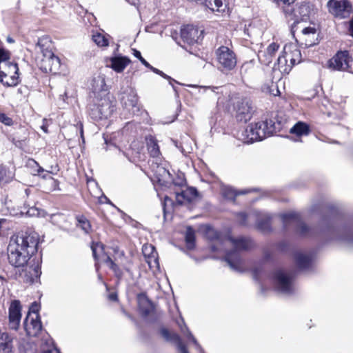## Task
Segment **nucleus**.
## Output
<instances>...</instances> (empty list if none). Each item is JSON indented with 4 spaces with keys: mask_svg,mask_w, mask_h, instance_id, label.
Here are the masks:
<instances>
[{
    "mask_svg": "<svg viewBox=\"0 0 353 353\" xmlns=\"http://www.w3.org/2000/svg\"><path fill=\"white\" fill-rule=\"evenodd\" d=\"M148 151L150 157L153 158H158L161 155L157 139L150 135L145 138Z\"/></svg>",
    "mask_w": 353,
    "mask_h": 353,
    "instance_id": "obj_27",
    "label": "nucleus"
},
{
    "mask_svg": "<svg viewBox=\"0 0 353 353\" xmlns=\"http://www.w3.org/2000/svg\"><path fill=\"white\" fill-rule=\"evenodd\" d=\"M294 26H293L292 27V32H294Z\"/></svg>",
    "mask_w": 353,
    "mask_h": 353,
    "instance_id": "obj_61",
    "label": "nucleus"
},
{
    "mask_svg": "<svg viewBox=\"0 0 353 353\" xmlns=\"http://www.w3.org/2000/svg\"><path fill=\"white\" fill-rule=\"evenodd\" d=\"M197 194L198 192L196 188H188L176 194V201L180 205L190 203L197 196Z\"/></svg>",
    "mask_w": 353,
    "mask_h": 353,
    "instance_id": "obj_19",
    "label": "nucleus"
},
{
    "mask_svg": "<svg viewBox=\"0 0 353 353\" xmlns=\"http://www.w3.org/2000/svg\"><path fill=\"white\" fill-rule=\"evenodd\" d=\"M279 47V45L275 43H272L268 46L266 51L263 54V55L266 57V59L264 61L266 64H269L272 62V57L277 52Z\"/></svg>",
    "mask_w": 353,
    "mask_h": 353,
    "instance_id": "obj_34",
    "label": "nucleus"
},
{
    "mask_svg": "<svg viewBox=\"0 0 353 353\" xmlns=\"http://www.w3.org/2000/svg\"><path fill=\"white\" fill-rule=\"evenodd\" d=\"M7 41L9 42V43H14V39H12L11 37H8L7 38Z\"/></svg>",
    "mask_w": 353,
    "mask_h": 353,
    "instance_id": "obj_57",
    "label": "nucleus"
},
{
    "mask_svg": "<svg viewBox=\"0 0 353 353\" xmlns=\"http://www.w3.org/2000/svg\"><path fill=\"white\" fill-rule=\"evenodd\" d=\"M161 334L166 341L176 344L180 353H188L185 345L183 343L180 336L177 334L170 332L168 330L165 328L161 330Z\"/></svg>",
    "mask_w": 353,
    "mask_h": 353,
    "instance_id": "obj_17",
    "label": "nucleus"
},
{
    "mask_svg": "<svg viewBox=\"0 0 353 353\" xmlns=\"http://www.w3.org/2000/svg\"><path fill=\"white\" fill-rule=\"evenodd\" d=\"M47 176H49V177H50L49 173H46V174H45L42 175V177H43V179L46 178Z\"/></svg>",
    "mask_w": 353,
    "mask_h": 353,
    "instance_id": "obj_59",
    "label": "nucleus"
},
{
    "mask_svg": "<svg viewBox=\"0 0 353 353\" xmlns=\"http://www.w3.org/2000/svg\"><path fill=\"white\" fill-rule=\"evenodd\" d=\"M108 299L112 301H117L118 299L117 294L115 292H112L108 295Z\"/></svg>",
    "mask_w": 353,
    "mask_h": 353,
    "instance_id": "obj_50",
    "label": "nucleus"
},
{
    "mask_svg": "<svg viewBox=\"0 0 353 353\" xmlns=\"http://www.w3.org/2000/svg\"><path fill=\"white\" fill-rule=\"evenodd\" d=\"M114 110V105L108 94L94 97L92 103L89 105L90 117L94 120L108 118Z\"/></svg>",
    "mask_w": 353,
    "mask_h": 353,
    "instance_id": "obj_4",
    "label": "nucleus"
},
{
    "mask_svg": "<svg viewBox=\"0 0 353 353\" xmlns=\"http://www.w3.org/2000/svg\"><path fill=\"white\" fill-rule=\"evenodd\" d=\"M181 37L184 42L192 45L199 39V30L192 25L185 26L181 30Z\"/></svg>",
    "mask_w": 353,
    "mask_h": 353,
    "instance_id": "obj_15",
    "label": "nucleus"
},
{
    "mask_svg": "<svg viewBox=\"0 0 353 353\" xmlns=\"http://www.w3.org/2000/svg\"><path fill=\"white\" fill-rule=\"evenodd\" d=\"M204 90H211L212 92H215V90H218L219 88L218 87H203Z\"/></svg>",
    "mask_w": 353,
    "mask_h": 353,
    "instance_id": "obj_54",
    "label": "nucleus"
},
{
    "mask_svg": "<svg viewBox=\"0 0 353 353\" xmlns=\"http://www.w3.org/2000/svg\"><path fill=\"white\" fill-rule=\"evenodd\" d=\"M110 62L108 66L117 72H121L130 63V60L126 57L115 56L110 59Z\"/></svg>",
    "mask_w": 353,
    "mask_h": 353,
    "instance_id": "obj_20",
    "label": "nucleus"
},
{
    "mask_svg": "<svg viewBox=\"0 0 353 353\" xmlns=\"http://www.w3.org/2000/svg\"><path fill=\"white\" fill-rule=\"evenodd\" d=\"M281 129L280 123L265 120L250 124L242 133L243 141L246 143L261 141Z\"/></svg>",
    "mask_w": 353,
    "mask_h": 353,
    "instance_id": "obj_3",
    "label": "nucleus"
},
{
    "mask_svg": "<svg viewBox=\"0 0 353 353\" xmlns=\"http://www.w3.org/2000/svg\"><path fill=\"white\" fill-rule=\"evenodd\" d=\"M185 239L187 248L190 250L193 249L195 245V244H194L195 235H194V231L190 227H188L187 228Z\"/></svg>",
    "mask_w": 353,
    "mask_h": 353,
    "instance_id": "obj_37",
    "label": "nucleus"
},
{
    "mask_svg": "<svg viewBox=\"0 0 353 353\" xmlns=\"http://www.w3.org/2000/svg\"><path fill=\"white\" fill-rule=\"evenodd\" d=\"M142 252L145 258L151 256L153 253H157L154 247L152 245H144L142 248Z\"/></svg>",
    "mask_w": 353,
    "mask_h": 353,
    "instance_id": "obj_43",
    "label": "nucleus"
},
{
    "mask_svg": "<svg viewBox=\"0 0 353 353\" xmlns=\"http://www.w3.org/2000/svg\"><path fill=\"white\" fill-rule=\"evenodd\" d=\"M310 128L309 125L303 121H299L290 130L291 134L297 137L307 136L310 134Z\"/></svg>",
    "mask_w": 353,
    "mask_h": 353,
    "instance_id": "obj_28",
    "label": "nucleus"
},
{
    "mask_svg": "<svg viewBox=\"0 0 353 353\" xmlns=\"http://www.w3.org/2000/svg\"><path fill=\"white\" fill-rule=\"evenodd\" d=\"M37 166H38L37 173H38V174L40 175L41 173H43L44 172V170L41 167L39 166L38 165H37Z\"/></svg>",
    "mask_w": 353,
    "mask_h": 353,
    "instance_id": "obj_56",
    "label": "nucleus"
},
{
    "mask_svg": "<svg viewBox=\"0 0 353 353\" xmlns=\"http://www.w3.org/2000/svg\"><path fill=\"white\" fill-rule=\"evenodd\" d=\"M145 260L146 263L148 264V266L150 270H152V271L159 270L157 253H153L151 256L145 258Z\"/></svg>",
    "mask_w": 353,
    "mask_h": 353,
    "instance_id": "obj_36",
    "label": "nucleus"
},
{
    "mask_svg": "<svg viewBox=\"0 0 353 353\" xmlns=\"http://www.w3.org/2000/svg\"><path fill=\"white\" fill-rule=\"evenodd\" d=\"M92 255L94 259L97 261L101 254H104L103 250L104 245L101 243H92L91 245Z\"/></svg>",
    "mask_w": 353,
    "mask_h": 353,
    "instance_id": "obj_40",
    "label": "nucleus"
},
{
    "mask_svg": "<svg viewBox=\"0 0 353 353\" xmlns=\"http://www.w3.org/2000/svg\"><path fill=\"white\" fill-rule=\"evenodd\" d=\"M216 56L220 67L223 70H231L236 64L234 53L226 46H221L216 50Z\"/></svg>",
    "mask_w": 353,
    "mask_h": 353,
    "instance_id": "obj_10",
    "label": "nucleus"
},
{
    "mask_svg": "<svg viewBox=\"0 0 353 353\" xmlns=\"http://www.w3.org/2000/svg\"><path fill=\"white\" fill-rule=\"evenodd\" d=\"M273 281L277 291L284 294H292L296 290L294 275L282 270H276Z\"/></svg>",
    "mask_w": 353,
    "mask_h": 353,
    "instance_id": "obj_6",
    "label": "nucleus"
},
{
    "mask_svg": "<svg viewBox=\"0 0 353 353\" xmlns=\"http://www.w3.org/2000/svg\"><path fill=\"white\" fill-rule=\"evenodd\" d=\"M104 262L114 272L115 276L118 279H121L122 277L123 273L121 270L118 267V265L112 260V259L109 256H105V258L104 259Z\"/></svg>",
    "mask_w": 353,
    "mask_h": 353,
    "instance_id": "obj_35",
    "label": "nucleus"
},
{
    "mask_svg": "<svg viewBox=\"0 0 353 353\" xmlns=\"http://www.w3.org/2000/svg\"><path fill=\"white\" fill-rule=\"evenodd\" d=\"M259 59H261V55L259 54Z\"/></svg>",
    "mask_w": 353,
    "mask_h": 353,
    "instance_id": "obj_62",
    "label": "nucleus"
},
{
    "mask_svg": "<svg viewBox=\"0 0 353 353\" xmlns=\"http://www.w3.org/2000/svg\"><path fill=\"white\" fill-rule=\"evenodd\" d=\"M6 169L2 165H0V182H1L3 180V178L6 175Z\"/></svg>",
    "mask_w": 353,
    "mask_h": 353,
    "instance_id": "obj_49",
    "label": "nucleus"
},
{
    "mask_svg": "<svg viewBox=\"0 0 353 353\" xmlns=\"http://www.w3.org/2000/svg\"><path fill=\"white\" fill-rule=\"evenodd\" d=\"M253 112L252 103L248 100H242L236 105V118L239 121L246 123L251 119Z\"/></svg>",
    "mask_w": 353,
    "mask_h": 353,
    "instance_id": "obj_12",
    "label": "nucleus"
},
{
    "mask_svg": "<svg viewBox=\"0 0 353 353\" xmlns=\"http://www.w3.org/2000/svg\"><path fill=\"white\" fill-rule=\"evenodd\" d=\"M78 226L80 227L85 233H88L91 229L89 221L81 216L77 218Z\"/></svg>",
    "mask_w": 353,
    "mask_h": 353,
    "instance_id": "obj_41",
    "label": "nucleus"
},
{
    "mask_svg": "<svg viewBox=\"0 0 353 353\" xmlns=\"http://www.w3.org/2000/svg\"><path fill=\"white\" fill-rule=\"evenodd\" d=\"M92 40L99 47H105L109 44L108 39L101 33L94 34Z\"/></svg>",
    "mask_w": 353,
    "mask_h": 353,
    "instance_id": "obj_38",
    "label": "nucleus"
},
{
    "mask_svg": "<svg viewBox=\"0 0 353 353\" xmlns=\"http://www.w3.org/2000/svg\"><path fill=\"white\" fill-rule=\"evenodd\" d=\"M295 260L300 269H306L309 268L312 262L311 257L303 253H296L295 254Z\"/></svg>",
    "mask_w": 353,
    "mask_h": 353,
    "instance_id": "obj_32",
    "label": "nucleus"
},
{
    "mask_svg": "<svg viewBox=\"0 0 353 353\" xmlns=\"http://www.w3.org/2000/svg\"><path fill=\"white\" fill-rule=\"evenodd\" d=\"M48 54V55H44L42 68L46 72L56 73L60 66L59 59L51 52Z\"/></svg>",
    "mask_w": 353,
    "mask_h": 353,
    "instance_id": "obj_16",
    "label": "nucleus"
},
{
    "mask_svg": "<svg viewBox=\"0 0 353 353\" xmlns=\"http://www.w3.org/2000/svg\"><path fill=\"white\" fill-rule=\"evenodd\" d=\"M254 215L256 218L257 228L263 232L269 231L270 230V216L259 212H255Z\"/></svg>",
    "mask_w": 353,
    "mask_h": 353,
    "instance_id": "obj_26",
    "label": "nucleus"
},
{
    "mask_svg": "<svg viewBox=\"0 0 353 353\" xmlns=\"http://www.w3.org/2000/svg\"><path fill=\"white\" fill-rule=\"evenodd\" d=\"M13 349L12 338L8 333L0 334V353H11Z\"/></svg>",
    "mask_w": 353,
    "mask_h": 353,
    "instance_id": "obj_25",
    "label": "nucleus"
},
{
    "mask_svg": "<svg viewBox=\"0 0 353 353\" xmlns=\"http://www.w3.org/2000/svg\"><path fill=\"white\" fill-rule=\"evenodd\" d=\"M42 130L45 132H48V130H47V128L44 125H43L41 127Z\"/></svg>",
    "mask_w": 353,
    "mask_h": 353,
    "instance_id": "obj_58",
    "label": "nucleus"
},
{
    "mask_svg": "<svg viewBox=\"0 0 353 353\" xmlns=\"http://www.w3.org/2000/svg\"><path fill=\"white\" fill-rule=\"evenodd\" d=\"M283 223L285 228L292 225L296 228L301 236H310L315 233L314 230L308 228L301 222L299 214L295 212H289L281 215Z\"/></svg>",
    "mask_w": 353,
    "mask_h": 353,
    "instance_id": "obj_8",
    "label": "nucleus"
},
{
    "mask_svg": "<svg viewBox=\"0 0 353 353\" xmlns=\"http://www.w3.org/2000/svg\"><path fill=\"white\" fill-rule=\"evenodd\" d=\"M148 68H149L150 70H151L152 72H154V73L161 76L162 77H163L164 79H168L170 81V84L172 85V86L173 87L174 90L175 92H176L174 86L172 85V81H174V79H172L170 77L168 76L167 74H165V73H163L162 71L159 70V69L157 68H154L153 66H152L150 64V66L147 67Z\"/></svg>",
    "mask_w": 353,
    "mask_h": 353,
    "instance_id": "obj_42",
    "label": "nucleus"
},
{
    "mask_svg": "<svg viewBox=\"0 0 353 353\" xmlns=\"http://www.w3.org/2000/svg\"><path fill=\"white\" fill-rule=\"evenodd\" d=\"M303 40L307 47L312 46L316 44V30L313 27L304 28L302 30Z\"/></svg>",
    "mask_w": 353,
    "mask_h": 353,
    "instance_id": "obj_24",
    "label": "nucleus"
},
{
    "mask_svg": "<svg viewBox=\"0 0 353 353\" xmlns=\"http://www.w3.org/2000/svg\"><path fill=\"white\" fill-rule=\"evenodd\" d=\"M122 102L125 107L129 110L132 111L133 113L139 111V108L137 106L138 97L134 90H130V92L126 94L122 97Z\"/></svg>",
    "mask_w": 353,
    "mask_h": 353,
    "instance_id": "obj_21",
    "label": "nucleus"
},
{
    "mask_svg": "<svg viewBox=\"0 0 353 353\" xmlns=\"http://www.w3.org/2000/svg\"><path fill=\"white\" fill-rule=\"evenodd\" d=\"M39 234L32 230L21 231L10 237L8 246V259L14 268H23L38 249Z\"/></svg>",
    "mask_w": 353,
    "mask_h": 353,
    "instance_id": "obj_2",
    "label": "nucleus"
},
{
    "mask_svg": "<svg viewBox=\"0 0 353 353\" xmlns=\"http://www.w3.org/2000/svg\"><path fill=\"white\" fill-rule=\"evenodd\" d=\"M292 64L289 61L288 54L284 53V50L278 59L277 63L274 65L276 69H278L283 74H288L292 68Z\"/></svg>",
    "mask_w": 353,
    "mask_h": 353,
    "instance_id": "obj_22",
    "label": "nucleus"
},
{
    "mask_svg": "<svg viewBox=\"0 0 353 353\" xmlns=\"http://www.w3.org/2000/svg\"><path fill=\"white\" fill-rule=\"evenodd\" d=\"M0 122L8 126H11L14 123L12 119L3 112L0 117Z\"/></svg>",
    "mask_w": 353,
    "mask_h": 353,
    "instance_id": "obj_44",
    "label": "nucleus"
},
{
    "mask_svg": "<svg viewBox=\"0 0 353 353\" xmlns=\"http://www.w3.org/2000/svg\"><path fill=\"white\" fill-rule=\"evenodd\" d=\"M351 61L347 51L339 52L330 60V67L334 70H346L349 68Z\"/></svg>",
    "mask_w": 353,
    "mask_h": 353,
    "instance_id": "obj_14",
    "label": "nucleus"
},
{
    "mask_svg": "<svg viewBox=\"0 0 353 353\" xmlns=\"http://www.w3.org/2000/svg\"><path fill=\"white\" fill-rule=\"evenodd\" d=\"M79 132H80L81 137L83 141H84L83 130V124L82 123H80Z\"/></svg>",
    "mask_w": 353,
    "mask_h": 353,
    "instance_id": "obj_53",
    "label": "nucleus"
},
{
    "mask_svg": "<svg viewBox=\"0 0 353 353\" xmlns=\"http://www.w3.org/2000/svg\"><path fill=\"white\" fill-rule=\"evenodd\" d=\"M24 329L27 335L36 336L41 330L42 325L39 315L32 316L28 314L23 322Z\"/></svg>",
    "mask_w": 353,
    "mask_h": 353,
    "instance_id": "obj_11",
    "label": "nucleus"
},
{
    "mask_svg": "<svg viewBox=\"0 0 353 353\" xmlns=\"http://www.w3.org/2000/svg\"><path fill=\"white\" fill-rule=\"evenodd\" d=\"M38 310H39V305L36 303H34L32 304L28 314H30L32 316H35V315H39Z\"/></svg>",
    "mask_w": 353,
    "mask_h": 353,
    "instance_id": "obj_47",
    "label": "nucleus"
},
{
    "mask_svg": "<svg viewBox=\"0 0 353 353\" xmlns=\"http://www.w3.org/2000/svg\"><path fill=\"white\" fill-rule=\"evenodd\" d=\"M121 255H122V256L123 255V252H121Z\"/></svg>",
    "mask_w": 353,
    "mask_h": 353,
    "instance_id": "obj_64",
    "label": "nucleus"
},
{
    "mask_svg": "<svg viewBox=\"0 0 353 353\" xmlns=\"http://www.w3.org/2000/svg\"><path fill=\"white\" fill-rule=\"evenodd\" d=\"M18 70L17 63H0V82L7 87L17 85L19 83Z\"/></svg>",
    "mask_w": 353,
    "mask_h": 353,
    "instance_id": "obj_7",
    "label": "nucleus"
},
{
    "mask_svg": "<svg viewBox=\"0 0 353 353\" xmlns=\"http://www.w3.org/2000/svg\"><path fill=\"white\" fill-rule=\"evenodd\" d=\"M133 54L134 57H136L137 58H138L140 61L145 66V67H148L150 66V63L145 59L142 57L141 54V52L139 51V50H137L135 49H133Z\"/></svg>",
    "mask_w": 353,
    "mask_h": 353,
    "instance_id": "obj_45",
    "label": "nucleus"
},
{
    "mask_svg": "<svg viewBox=\"0 0 353 353\" xmlns=\"http://www.w3.org/2000/svg\"><path fill=\"white\" fill-rule=\"evenodd\" d=\"M295 1L296 0H274L279 6H283V12L286 14H292L293 9L291 7V4Z\"/></svg>",
    "mask_w": 353,
    "mask_h": 353,
    "instance_id": "obj_39",
    "label": "nucleus"
},
{
    "mask_svg": "<svg viewBox=\"0 0 353 353\" xmlns=\"http://www.w3.org/2000/svg\"><path fill=\"white\" fill-rule=\"evenodd\" d=\"M240 216L243 219V221L241 222V224L245 225L246 224L245 219H247V215L245 213H241L240 214Z\"/></svg>",
    "mask_w": 353,
    "mask_h": 353,
    "instance_id": "obj_52",
    "label": "nucleus"
},
{
    "mask_svg": "<svg viewBox=\"0 0 353 353\" xmlns=\"http://www.w3.org/2000/svg\"><path fill=\"white\" fill-rule=\"evenodd\" d=\"M27 214H28L30 216H34V215H38L39 212H38V210L37 208H31L30 209H29L27 211Z\"/></svg>",
    "mask_w": 353,
    "mask_h": 353,
    "instance_id": "obj_48",
    "label": "nucleus"
},
{
    "mask_svg": "<svg viewBox=\"0 0 353 353\" xmlns=\"http://www.w3.org/2000/svg\"><path fill=\"white\" fill-rule=\"evenodd\" d=\"M284 53L288 54L289 61L292 64V66L296 63H300L301 61V52L296 46L292 45L285 46Z\"/></svg>",
    "mask_w": 353,
    "mask_h": 353,
    "instance_id": "obj_23",
    "label": "nucleus"
},
{
    "mask_svg": "<svg viewBox=\"0 0 353 353\" xmlns=\"http://www.w3.org/2000/svg\"><path fill=\"white\" fill-rule=\"evenodd\" d=\"M327 6L329 12L336 18H347L352 12V5L347 0H330Z\"/></svg>",
    "mask_w": 353,
    "mask_h": 353,
    "instance_id": "obj_9",
    "label": "nucleus"
},
{
    "mask_svg": "<svg viewBox=\"0 0 353 353\" xmlns=\"http://www.w3.org/2000/svg\"><path fill=\"white\" fill-rule=\"evenodd\" d=\"M114 252H117V248L114 249Z\"/></svg>",
    "mask_w": 353,
    "mask_h": 353,
    "instance_id": "obj_63",
    "label": "nucleus"
},
{
    "mask_svg": "<svg viewBox=\"0 0 353 353\" xmlns=\"http://www.w3.org/2000/svg\"><path fill=\"white\" fill-rule=\"evenodd\" d=\"M91 85L94 97H96L97 94L103 95L108 94L106 89L105 77L103 75L99 74L96 77H94L92 80Z\"/></svg>",
    "mask_w": 353,
    "mask_h": 353,
    "instance_id": "obj_18",
    "label": "nucleus"
},
{
    "mask_svg": "<svg viewBox=\"0 0 353 353\" xmlns=\"http://www.w3.org/2000/svg\"><path fill=\"white\" fill-rule=\"evenodd\" d=\"M19 301L14 300L11 302L9 307V327L12 330H17L19 326L21 313Z\"/></svg>",
    "mask_w": 353,
    "mask_h": 353,
    "instance_id": "obj_13",
    "label": "nucleus"
},
{
    "mask_svg": "<svg viewBox=\"0 0 353 353\" xmlns=\"http://www.w3.org/2000/svg\"><path fill=\"white\" fill-rule=\"evenodd\" d=\"M139 307L141 314L145 317L152 313L154 310L152 303L147 299H139Z\"/></svg>",
    "mask_w": 353,
    "mask_h": 353,
    "instance_id": "obj_31",
    "label": "nucleus"
},
{
    "mask_svg": "<svg viewBox=\"0 0 353 353\" xmlns=\"http://www.w3.org/2000/svg\"><path fill=\"white\" fill-rule=\"evenodd\" d=\"M209 239L214 241L211 250L214 252H225V261L230 268L236 272H243L244 268L240 252L247 250L253 245L252 241L245 237L234 239L230 236L222 235L212 228L207 232Z\"/></svg>",
    "mask_w": 353,
    "mask_h": 353,
    "instance_id": "obj_1",
    "label": "nucleus"
},
{
    "mask_svg": "<svg viewBox=\"0 0 353 353\" xmlns=\"http://www.w3.org/2000/svg\"><path fill=\"white\" fill-rule=\"evenodd\" d=\"M248 192H250V190H245L239 192H236L232 187L228 185H222L221 188V192L222 196L225 199L231 201H234L236 195L244 194Z\"/></svg>",
    "mask_w": 353,
    "mask_h": 353,
    "instance_id": "obj_30",
    "label": "nucleus"
},
{
    "mask_svg": "<svg viewBox=\"0 0 353 353\" xmlns=\"http://www.w3.org/2000/svg\"><path fill=\"white\" fill-rule=\"evenodd\" d=\"M201 3L213 12H223L226 9V4L223 3V0H202Z\"/></svg>",
    "mask_w": 353,
    "mask_h": 353,
    "instance_id": "obj_29",
    "label": "nucleus"
},
{
    "mask_svg": "<svg viewBox=\"0 0 353 353\" xmlns=\"http://www.w3.org/2000/svg\"><path fill=\"white\" fill-rule=\"evenodd\" d=\"M275 88L271 90V94L274 96H277L280 94V91L279 90L277 86H274Z\"/></svg>",
    "mask_w": 353,
    "mask_h": 353,
    "instance_id": "obj_51",
    "label": "nucleus"
},
{
    "mask_svg": "<svg viewBox=\"0 0 353 353\" xmlns=\"http://www.w3.org/2000/svg\"><path fill=\"white\" fill-rule=\"evenodd\" d=\"M350 32L351 35L353 37V19L350 21Z\"/></svg>",
    "mask_w": 353,
    "mask_h": 353,
    "instance_id": "obj_55",
    "label": "nucleus"
},
{
    "mask_svg": "<svg viewBox=\"0 0 353 353\" xmlns=\"http://www.w3.org/2000/svg\"><path fill=\"white\" fill-rule=\"evenodd\" d=\"M10 59L8 52L0 49V62H4Z\"/></svg>",
    "mask_w": 353,
    "mask_h": 353,
    "instance_id": "obj_46",
    "label": "nucleus"
},
{
    "mask_svg": "<svg viewBox=\"0 0 353 353\" xmlns=\"http://www.w3.org/2000/svg\"><path fill=\"white\" fill-rule=\"evenodd\" d=\"M179 327H180L181 329V332H182V334L185 336L186 337H188V339H190L192 342L193 343L201 350H202L201 346L199 345V344L198 343L197 341L196 340V339L193 336V335L192 334V333L190 332V330H188V328L186 327L185 323H184V321L182 318H180L179 320H178L176 321Z\"/></svg>",
    "mask_w": 353,
    "mask_h": 353,
    "instance_id": "obj_33",
    "label": "nucleus"
},
{
    "mask_svg": "<svg viewBox=\"0 0 353 353\" xmlns=\"http://www.w3.org/2000/svg\"><path fill=\"white\" fill-rule=\"evenodd\" d=\"M42 41H43V39H41V40H39L38 43H37V44H38V46H41V42H42Z\"/></svg>",
    "mask_w": 353,
    "mask_h": 353,
    "instance_id": "obj_60",
    "label": "nucleus"
},
{
    "mask_svg": "<svg viewBox=\"0 0 353 353\" xmlns=\"http://www.w3.org/2000/svg\"><path fill=\"white\" fill-rule=\"evenodd\" d=\"M319 230L320 232L327 234L331 239L353 243V230L346 227L336 228L330 219L322 220Z\"/></svg>",
    "mask_w": 353,
    "mask_h": 353,
    "instance_id": "obj_5",
    "label": "nucleus"
}]
</instances>
